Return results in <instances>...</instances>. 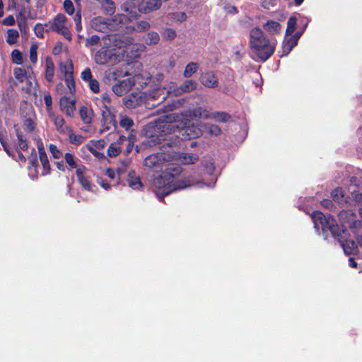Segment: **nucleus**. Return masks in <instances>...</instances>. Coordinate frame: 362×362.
<instances>
[{
    "instance_id": "nucleus-1",
    "label": "nucleus",
    "mask_w": 362,
    "mask_h": 362,
    "mask_svg": "<svg viewBox=\"0 0 362 362\" xmlns=\"http://www.w3.org/2000/svg\"><path fill=\"white\" fill-rule=\"evenodd\" d=\"M277 42L269 39L259 27H255L249 33V45L252 53L262 62L267 61L274 53Z\"/></svg>"
},
{
    "instance_id": "nucleus-2",
    "label": "nucleus",
    "mask_w": 362,
    "mask_h": 362,
    "mask_svg": "<svg viewBox=\"0 0 362 362\" xmlns=\"http://www.w3.org/2000/svg\"><path fill=\"white\" fill-rule=\"evenodd\" d=\"M134 38L127 35H117L115 37V62L120 60L124 54L129 59L139 58L146 47L143 44L134 43Z\"/></svg>"
},
{
    "instance_id": "nucleus-3",
    "label": "nucleus",
    "mask_w": 362,
    "mask_h": 362,
    "mask_svg": "<svg viewBox=\"0 0 362 362\" xmlns=\"http://www.w3.org/2000/svg\"><path fill=\"white\" fill-rule=\"evenodd\" d=\"M312 218L316 228L321 226L323 230H329L335 237H339L344 230L330 215H325L320 211H314Z\"/></svg>"
},
{
    "instance_id": "nucleus-4",
    "label": "nucleus",
    "mask_w": 362,
    "mask_h": 362,
    "mask_svg": "<svg viewBox=\"0 0 362 362\" xmlns=\"http://www.w3.org/2000/svg\"><path fill=\"white\" fill-rule=\"evenodd\" d=\"M179 120L178 115L169 114L165 115L163 122L150 127L151 129V136L162 137L163 136L175 132V129L178 128V126L175 123Z\"/></svg>"
},
{
    "instance_id": "nucleus-5",
    "label": "nucleus",
    "mask_w": 362,
    "mask_h": 362,
    "mask_svg": "<svg viewBox=\"0 0 362 362\" xmlns=\"http://www.w3.org/2000/svg\"><path fill=\"white\" fill-rule=\"evenodd\" d=\"M101 47L95 52L93 59L99 65H106L113 58V41L110 34H106L102 37Z\"/></svg>"
},
{
    "instance_id": "nucleus-6",
    "label": "nucleus",
    "mask_w": 362,
    "mask_h": 362,
    "mask_svg": "<svg viewBox=\"0 0 362 362\" xmlns=\"http://www.w3.org/2000/svg\"><path fill=\"white\" fill-rule=\"evenodd\" d=\"M101 114L100 120L103 129L100 132L108 130L111 125L113 124V112L112 111V98L107 93H103L101 95Z\"/></svg>"
},
{
    "instance_id": "nucleus-7",
    "label": "nucleus",
    "mask_w": 362,
    "mask_h": 362,
    "mask_svg": "<svg viewBox=\"0 0 362 362\" xmlns=\"http://www.w3.org/2000/svg\"><path fill=\"white\" fill-rule=\"evenodd\" d=\"M122 167H119L117 169L119 182L125 185L126 183L132 188L136 189L142 187V183L139 177L136 175L134 171H129L127 174L126 168L129 164V161L126 160Z\"/></svg>"
},
{
    "instance_id": "nucleus-8",
    "label": "nucleus",
    "mask_w": 362,
    "mask_h": 362,
    "mask_svg": "<svg viewBox=\"0 0 362 362\" xmlns=\"http://www.w3.org/2000/svg\"><path fill=\"white\" fill-rule=\"evenodd\" d=\"M90 25L95 31L109 34L108 33L112 30L113 27V18L97 16L90 21Z\"/></svg>"
},
{
    "instance_id": "nucleus-9",
    "label": "nucleus",
    "mask_w": 362,
    "mask_h": 362,
    "mask_svg": "<svg viewBox=\"0 0 362 362\" xmlns=\"http://www.w3.org/2000/svg\"><path fill=\"white\" fill-rule=\"evenodd\" d=\"M197 83L192 79L185 81L180 86L172 88L170 87L168 93L173 96H179L184 93H190L197 89Z\"/></svg>"
},
{
    "instance_id": "nucleus-10",
    "label": "nucleus",
    "mask_w": 362,
    "mask_h": 362,
    "mask_svg": "<svg viewBox=\"0 0 362 362\" xmlns=\"http://www.w3.org/2000/svg\"><path fill=\"white\" fill-rule=\"evenodd\" d=\"M86 166L80 165L76 170V175L83 189L86 191H92L94 185L91 183L89 177L86 176Z\"/></svg>"
},
{
    "instance_id": "nucleus-11",
    "label": "nucleus",
    "mask_w": 362,
    "mask_h": 362,
    "mask_svg": "<svg viewBox=\"0 0 362 362\" xmlns=\"http://www.w3.org/2000/svg\"><path fill=\"white\" fill-rule=\"evenodd\" d=\"M185 117L200 118L211 119V112L204 107H197L192 110H188L182 113Z\"/></svg>"
},
{
    "instance_id": "nucleus-12",
    "label": "nucleus",
    "mask_w": 362,
    "mask_h": 362,
    "mask_svg": "<svg viewBox=\"0 0 362 362\" xmlns=\"http://www.w3.org/2000/svg\"><path fill=\"white\" fill-rule=\"evenodd\" d=\"M59 106L62 111H65L66 114L69 117H72L76 110L75 100H70L66 96H63L60 98Z\"/></svg>"
},
{
    "instance_id": "nucleus-13",
    "label": "nucleus",
    "mask_w": 362,
    "mask_h": 362,
    "mask_svg": "<svg viewBox=\"0 0 362 362\" xmlns=\"http://www.w3.org/2000/svg\"><path fill=\"white\" fill-rule=\"evenodd\" d=\"M200 81L202 85L209 88H216L218 84L217 77L212 71L203 73L201 75Z\"/></svg>"
},
{
    "instance_id": "nucleus-14",
    "label": "nucleus",
    "mask_w": 362,
    "mask_h": 362,
    "mask_svg": "<svg viewBox=\"0 0 362 362\" xmlns=\"http://www.w3.org/2000/svg\"><path fill=\"white\" fill-rule=\"evenodd\" d=\"M134 85V81L130 78L120 81L115 85V94L122 95L128 92Z\"/></svg>"
},
{
    "instance_id": "nucleus-15",
    "label": "nucleus",
    "mask_w": 362,
    "mask_h": 362,
    "mask_svg": "<svg viewBox=\"0 0 362 362\" xmlns=\"http://www.w3.org/2000/svg\"><path fill=\"white\" fill-rule=\"evenodd\" d=\"M201 182L199 179L195 178L192 175H189L184 179L178 180L173 184L174 190L182 189L186 187L199 184Z\"/></svg>"
},
{
    "instance_id": "nucleus-16",
    "label": "nucleus",
    "mask_w": 362,
    "mask_h": 362,
    "mask_svg": "<svg viewBox=\"0 0 362 362\" xmlns=\"http://www.w3.org/2000/svg\"><path fill=\"white\" fill-rule=\"evenodd\" d=\"M16 139L13 141V147L16 151H27L28 148V144L27 139L23 135V132L19 129H15Z\"/></svg>"
},
{
    "instance_id": "nucleus-17",
    "label": "nucleus",
    "mask_w": 362,
    "mask_h": 362,
    "mask_svg": "<svg viewBox=\"0 0 362 362\" xmlns=\"http://www.w3.org/2000/svg\"><path fill=\"white\" fill-rule=\"evenodd\" d=\"M162 6V0H147L143 6H141L139 11L141 13L147 14L160 8Z\"/></svg>"
},
{
    "instance_id": "nucleus-18",
    "label": "nucleus",
    "mask_w": 362,
    "mask_h": 362,
    "mask_svg": "<svg viewBox=\"0 0 362 362\" xmlns=\"http://www.w3.org/2000/svg\"><path fill=\"white\" fill-rule=\"evenodd\" d=\"M67 18L63 13H58L53 19L49 29L55 33L59 32L66 25Z\"/></svg>"
},
{
    "instance_id": "nucleus-19",
    "label": "nucleus",
    "mask_w": 362,
    "mask_h": 362,
    "mask_svg": "<svg viewBox=\"0 0 362 362\" xmlns=\"http://www.w3.org/2000/svg\"><path fill=\"white\" fill-rule=\"evenodd\" d=\"M164 162V156L162 153H155L147 156L144 160V165L153 168L159 167Z\"/></svg>"
},
{
    "instance_id": "nucleus-20",
    "label": "nucleus",
    "mask_w": 362,
    "mask_h": 362,
    "mask_svg": "<svg viewBox=\"0 0 362 362\" xmlns=\"http://www.w3.org/2000/svg\"><path fill=\"white\" fill-rule=\"evenodd\" d=\"M265 32L269 35H275L280 33L281 30V24L275 21L269 20L262 25Z\"/></svg>"
},
{
    "instance_id": "nucleus-21",
    "label": "nucleus",
    "mask_w": 362,
    "mask_h": 362,
    "mask_svg": "<svg viewBox=\"0 0 362 362\" xmlns=\"http://www.w3.org/2000/svg\"><path fill=\"white\" fill-rule=\"evenodd\" d=\"M299 36L297 35H290L288 38H285L282 45V55H288L291 49L297 45Z\"/></svg>"
},
{
    "instance_id": "nucleus-22",
    "label": "nucleus",
    "mask_w": 362,
    "mask_h": 362,
    "mask_svg": "<svg viewBox=\"0 0 362 362\" xmlns=\"http://www.w3.org/2000/svg\"><path fill=\"white\" fill-rule=\"evenodd\" d=\"M54 76V64L50 57H47L45 62V78L49 83L53 81Z\"/></svg>"
},
{
    "instance_id": "nucleus-23",
    "label": "nucleus",
    "mask_w": 362,
    "mask_h": 362,
    "mask_svg": "<svg viewBox=\"0 0 362 362\" xmlns=\"http://www.w3.org/2000/svg\"><path fill=\"white\" fill-rule=\"evenodd\" d=\"M126 28L128 32L141 33L148 30L151 28V24L147 21L141 20L136 21L134 25L127 26Z\"/></svg>"
},
{
    "instance_id": "nucleus-24",
    "label": "nucleus",
    "mask_w": 362,
    "mask_h": 362,
    "mask_svg": "<svg viewBox=\"0 0 362 362\" xmlns=\"http://www.w3.org/2000/svg\"><path fill=\"white\" fill-rule=\"evenodd\" d=\"M122 100L127 107L134 108L140 103L141 98L137 93H131L123 98Z\"/></svg>"
},
{
    "instance_id": "nucleus-25",
    "label": "nucleus",
    "mask_w": 362,
    "mask_h": 362,
    "mask_svg": "<svg viewBox=\"0 0 362 362\" xmlns=\"http://www.w3.org/2000/svg\"><path fill=\"white\" fill-rule=\"evenodd\" d=\"M49 115L53 118L55 127L59 133L64 134L69 129L68 127L65 126V120L62 116H55L53 112Z\"/></svg>"
},
{
    "instance_id": "nucleus-26",
    "label": "nucleus",
    "mask_w": 362,
    "mask_h": 362,
    "mask_svg": "<svg viewBox=\"0 0 362 362\" xmlns=\"http://www.w3.org/2000/svg\"><path fill=\"white\" fill-rule=\"evenodd\" d=\"M230 119V115L223 111L211 112V119L217 122L226 123Z\"/></svg>"
},
{
    "instance_id": "nucleus-27",
    "label": "nucleus",
    "mask_w": 362,
    "mask_h": 362,
    "mask_svg": "<svg viewBox=\"0 0 362 362\" xmlns=\"http://www.w3.org/2000/svg\"><path fill=\"white\" fill-rule=\"evenodd\" d=\"M341 245L344 249V251L347 255L354 253L357 250V246L354 240H346L341 242Z\"/></svg>"
},
{
    "instance_id": "nucleus-28",
    "label": "nucleus",
    "mask_w": 362,
    "mask_h": 362,
    "mask_svg": "<svg viewBox=\"0 0 362 362\" xmlns=\"http://www.w3.org/2000/svg\"><path fill=\"white\" fill-rule=\"evenodd\" d=\"M40 161L42 166L43 170L42 172V175H47L50 173L51 168L49 165V162L47 158V156L45 152H40V155H39Z\"/></svg>"
},
{
    "instance_id": "nucleus-29",
    "label": "nucleus",
    "mask_w": 362,
    "mask_h": 362,
    "mask_svg": "<svg viewBox=\"0 0 362 362\" xmlns=\"http://www.w3.org/2000/svg\"><path fill=\"white\" fill-rule=\"evenodd\" d=\"M59 69L61 73L64 74V77L68 75H74V66L72 61L69 59L65 63H61L59 64Z\"/></svg>"
},
{
    "instance_id": "nucleus-30",
    "label": "nucleus",
    "mask_w": 362,
    "mask_h": 362,
    "mask_svg": "<svg viewBox=\"0 0 362 362\" xmlns=\"http://www.w3.org/2000/svg\"><path fill=\"white\" fill-rule=\"evenodd\" d=\"M98 1L103 13L112 16L113 14V1L112 0H96Z\"/></svg>"
},
{
    "instance_id": "nucleus-31",
    "label": "nucleus",
    "mask_w": 362,
    "mask_h": 362,
    "mask_svg": "<svg viewBox=\"0 0 362 362\" xmlns=\"http://www.w3.org/2000/svg\"><path fill=\"white\" fill-rule=\"evenodd\" d=\"M202 127L207 131V132L211 135L218 136L222 134L221 129L216 124H204Z\"/></svg>"
},
{
    "instance_id": "nucleus-32",
    "label": "nucleus",
    "mask_w": 362,
    "mask_h": 362,
    "mask_svg": "<svg viewBox=\"0 0 362 362\" xmlns=\"http://www.w3.org/2000/svg\"><path fill=\"white\" fill-rule=\"evenodd\" d=\"M198 64L195 62H190L186 66L183 72V76L185 78H189L198 70Z\"/></svg>"
},
{
    "instance_id": "nucleus-33",
    "label": "nucleus",
    "mask_w": 362,
    "mask_h": 362,
    "mask_svg": "<svg viewBox=\"0 0 362 362\" xmlns=\"http://www.w3.org/2000/svg\"><path fill=\"white\" fill-rule=\"evenodd\" d=\"M145 40L148 45H157L160 41V36L158 33L150 31L147 33Z\"/></svg>"
},
{
    "instance_id": "nucleus-34",
    "label": "nucleus",
    "mask_w": 362,
    "mask_h": 362,
    "mask_svg": "<svg viewBox=\"0 0 362 362\" xmlns=\"http://www.w3.org/2000/svg\"><path fill=\"white\" fill-rule=\"evenodd\" d=\"M119 126L126 130L129 129L134 124L133 120L127 115H119Z\"/></svg>"
},
{
    "instance_id": "nucleus-35",
    "label": "nucleus",
    "mask_w": 362,
    "mask_h": 362,
    "mask_svg": "<svg viewBox=\"0 0 362 362\" xmlns=\"http://www.w3.org/2000/svg\"><path fill=\"white\" fill-rule=\"evenodd\" d=\"M80 117L85 124H90L92 118L89 114V110L86 106L81 107L79 110Z\"/></svg>"
},
{
    "instance_id": "nucleus-36",
    "label": "nucleus",
    "mask_w": 362,
    "mask_h": 362,
    "mask_svg": "<svg viewBox=\"0 0 362 362\" xmlns=\"http://www.w3.org/2000/svg\"><path fill=\"white\" fill-rule=\"evenodd\" d=\"M19 37V33L16 30L8 29L7 31L6 42L9 45L15 44Z\"/></svg>"
},
{
    "instance_id": "nucleus-37",
    "label": "nucleus",
    "mask_w": 362,
    "mask_h": 362,
    "mask_svg": "<svg viewBox=\"0 0 362 362\" xmlns=\"http://www.w3.org/2000/svg\"><path fill=\"white\" fill-rule=\"evenodd\" d=\"M170 19L177 22H184L187 20V14L185 12H173L168 16Z\"/></svg>"
},
{
    "instance_id": "nucleus-38",
    "label": "nucleus",
    "mask_w": 362,
    "mask_h": 362,
    "mask_svg": "<svg viewBox=\"0 0 362 362\" xmlns=\"http://www.w3.org/2000/svg\"><path fill=\"white\" fill-rule=\"evenodd\" d=\"M331 196L334 202H340L344 197V192L341 187H337L331 192Z\"/></svg>"
},
{
    "instance_id": "nucleus-39",
    "label": "nucleus",
    "mask_w": 362,
    "mask_h": 362,
    "mask_svg": "<svg viewBox=\"0 0 362 362\" xmlns=\"http://www.w3.org/2000/svg\"><path fill=\"white\" fill-rule=\"evenodd\" d=\"M64 160L68 164L69 169H77L78 168L76 161V158L72 153H66L64 155Z\"/></svg>"
},
{
    "instance_id": "nucleus-40",
    "label": "nucleus",
    "mask_w": 362,
    "mask_h": 362,
    "mask_svg": "<svg viewBox=\"0 0 362 362\" xmlns=\"http://www.w3.org/2000/svg\"><path fill=\"white\" fill-rule=\"evenodd\" d=\"M297 20L295 17H290L287 22V29L286 31V36L292 35L293 33L296 29Z\"/></svg>"
},
{
    "instance_id": "nucleus-41",
    "label": "nucleus",
    "mask_w": 362,
    "mask_h": 362,
    "mask_svg": "<svg viewBox=\"0 0 362 362\" xmlns=\"http://www.w3.org/2000/svg\"><path fill=\"white\" fill-rule=\"evenodd\" d=\"M13 75L20 83H23L26 79V72L23 68H15L13 69Z\"/></svg>"
},
{
    "instance_id": "nucleus-42",
    "label": "nucleus",
    "mask_w": 362,
    "mask_h": 362,
    "mask_svg": "<svg viewBox=\"0 0 362 362\" xmlns=\"http://www.w3.org/2000/svg\"><path fill=\"white\" fill-rule=\"evenodd\" d=\"M12 62L16 64H22L23 62V54L18 49H13L11 52Z\"/></svg>"
},
{
    "instance_id": "nucleus-43",
    "label": "nucleus",
    "mask_w": 362,
    "mask_h": 362,
    "mask_svg": "<svg viewBox=\"0 0 362 362\" xmlns=\"http://www.w3.org/2000/svg\"><path fill=\"white\" fill-rule=\"evenodd\" d=\"M162 36L163 39L171 41L176 37L177 34L175 30L173 28H167L163 30Z\"/></svg>"
},
{
    "instance_id": "nucleus-44",
    "label": "nucleus",
    "mask_w": 362,
    "mask_h": 362,
    "mask_svg": "<svg viewBox=\"0 0 362 362\" xmlns=\"http://www.w3.org/2000/svg\"><path fill=\"white\" fill-rule=\"evenodd\" d=\"M100 37L98 35H93L90 37H86L85 40V46L90 47L96 45L99 43Z\"/></svg>"
},
{
    "instance_id": "nucleus-45",
    "label": "nucleus",
    "mask_w": 362,
    "mask_h": 362,
    "mask_svg": "<svg viewBox=\"0 0 362 362\" xmlns=\"http://www.w3.org/2000/svg\"><path fill=\"white\" fill-rule=\"evenodd\" d=\"M65 83L67 88L69 90V93L73 94L75 93V81L74 78V75H68L64 77Z\"/></svg>"
},
{
    "instance_id": "nucleus-46",
    "label": "nucleus",
    "mask_w": 362,
    "mask_h": 362,
    "mask_svg": "<svg viewBox=\"0 0 362 362\" xmlns=\"http://www.w3.org/2000/svg\"><path fill=\"white\" fill-rule=\"evenodd\" d=\"M68 131L69 132V137L71 143L74 144H80L83 142V137L82 136L75 134L70 128Z\"/></svg>"
},
{
    "instance_id": "nucleus-47",
    "label": "nucleus",
    "mask_w": 362,
    "mask_h": 362,
    "mask_svg": "<svg viewBox=\"0 0 362 362\" xmlns=\"http://www.w3.org/2000/svg\"><path fill=\"white\" fill-rule=\"evenodd\" d=\"M49 150L54 158L58 159L62 156V152L53 144L49 145Z\"/></svg>"
},
{
    "instance_id": "nucleus-48",
    "label": "nucleus",
    "mask_w": 362,
    "mask_h": 362,
    "mask_svg": "<svg viewBox=\"0 0 362 362\" xmlns=\"http://www.w3.org/2000/svg\"><path fill=\"white\" fill-rule=\"evenodd\" d=\"M37 45L33 44L30 47V60L33 64H35L37 61Z\"/></svg>"
},
{
    "instance_id": "nucleus-49",
    "label": "nucleus",
    "mask_w": 362,
    "mask_h": 362,
    "mask_svg": "<svg viewBox=\"0 0 362 362\" xmlns=\"http://www.w3.org/2000/svg\"><path fill=\"white\" fill-rule=\"evenodd\" d=\"M44 101L46 106V110L49 114H51L52 112V98L49 93H47L44 95Z\"/></svg>"
},
{
    "instance_id": "nucleus-50",
    "label": "nucleus",
    "mask_w": 362,
    "mask_h": 362,
    "mask_svg": "<svg viewBox=\"0 0 362 362\" xmlns=\"http://www.w3.org/2000/svg\"><path fill=\"white\" fill-rule=\"evenodd\" d=\"M24 130L28 132H33L35 128V124L33 120L30 118H27L25 119L23 123Z\"/></svg>"
},
{
    "instance_id": "nucleus-51",
    "label": "nucleus",
    "mask_w": 362,
    "mask_h": 362,
    "mask_svg": "<svg viewBox=\"0 0 362 362\" xmlns=\"http://www.w3.org/2000/svg\"><path fill=\"white\" fill-rule=\"evenodd\" d=\"M64 8L65 12L69 15L74 14L75 11V8L73 4V2L71 0H64Z\"/></svg>"
},
{
    "instance_id": "nucleus-52",
    "label": "nucleus",
    "mask_w": 362,
    "mask_h": 362,
    "mask_svg": "<svg viewBox=\"0 0 362 362\" xmlns=\"http://www.w3.org/2000/svg\"><path fill=\"white\" fill-rule=\"evenodd\" d=\"M81 78L83 81L86 82H88L90 80L93 79V75L91 70L89 67L86 68L81 74Z\"/></svg>"
},
{
    "instance_id": "nucleus-53",
    "label": "nucleus",
    "mask_w": 362,
    "mask_h": 362,
    "mask_svg": "<svg viewBox=\"0 0 362 362\" xmlns=\"http://www.w3.org/2000/svg\"><path fill=\"white\" fill-rule=\"evenodd\" d=\"M88 87L94 93H98L100 91L99 83L95 78H93L88 81Z\"/></svg>"
},
{
    "instance_id": "nucleus-54",
    "label": "nucleus",
    "mask_w": 362,
    "mask_h": 362,
    "mask_svg": "<svg viewBox=\"0 0 362 362\" xmlns=\"http://www.w3.org/2000/svg\"><path fill=\"white\" fill-rule=\"evenodd\" d=\"M34 32L36 36L39 38L44 37L45 29L41 23H37L34 27Z\"/></svg>"
},
{
    "instance_id": "nucleus-55",
    "label": "nucleus",
    "mask_w": 362,
    "mask_h": 362,
    "mask_svg": "<svg viewBox=\"0 0 362 362\" xmlns=\"http://www.w3.org/2000/svg\"><path fill=\"white\" fill-rule=\"evenodd\" d=\"M23 69L26 72V80H27V82L30 84L31 83L30 80L33 78H35V73L33 71V69L32 66H30V65L25 66V68H23Z\"/></svg>"
},
{
    "instance_id": "nucleus-56",
    "label": "nucleus",
    "mask_w": 362,
    "mask_h": 362,
    "mask_svg": "<svg viewBox=\"0 0 362 362\" xmlns=\"http://www.w3.org/2000/svg\"><path fill=\"white\" fill-rule=\"evenodd\" d=\"M351 197L355 203L358 205L362 206V193L358 191L351 192Z\"/></svg>"
},
{
    "instance_id": "nucleus-57",
    "label": "nucleus",
    "mask_w": 362,
    "mask_h": 362,
    "mask_svg": "<svg viewBox=\"0 0 362 362\" xmlns=\"http://www.w3.org/2000/svg\"><path fill=\"white\" fill-rule=\"evenodd\" d=\"M57 33L61 34L64 36L65 39H66L69 41H71L72 39V35L69 30V29L66 26L62 30H59Z\"/></svg>"
},
{
    "instance_id": "nucleus-58",
    "label": "nucleus",
    "mask_w": 362,
    "mask_h": 362,
    "mask_svg": "<svg viewBox=\"0 0 362 362\" xmlns=\"http://www.w3.org/2000/svg\"><path fill=\"white\" fill-rule=\"evenodd\" d=\"M38 166L37 155L33 154L28 158V168H36Z\"/></svg>"
},
{
    "instance_id": "nucleus-59",
    "label": "nucleus",
    "mask_w": 362,
    "mask_h": 362,
    "mask_svg": "<svg viewBox=\"0 0 362 362\" xmlns=\"http://www.w3.org/2000/svg\"><path fill=\"white\" fill-rule=\"evenodd\" d=\"M276 1L277 0H261V6L266 9H269L275 5Z\"/></svg>"
},
{
    "instance_id": "nucleus-60",
    "label": "nucleus",
    "mask_w": 362,
    "mask_h": 362,
    "mask_svg": "<svg viewBox=\"0 0 362 362\" xmlns=\"http://www.w3.org/2000/svg\"><path fill=\"white\" fill-rule=\"evenodd\" d=\"M17 23H18V26L19 29L21 30V31L25 32V30L27 28L26 18H22V19H18V21H17Z\"/></svg>"
},
{
    "instance_id": "nucleus-61",
    "label": "nucleus",
    "mask_w": 362,
    "mask_h": 362,
    "mask_svg": "<svg viewBox=\"0 0 362 362\" xmlns=\"http://www.w3.org/2000/svg\"><path fill=\"white\" fill-rule=\"evenodd\" d=\"M2 23L5 25H13L15 24L14 17L12 15H9L3 20Z\"/></svg>"
},
{
    "instance_id": "nucleus-62",
    "label": "nucleus",
    "mask_w": 362,
    "mask_h": 362,
    "mask_svg": "<svg viewBox=\"0 0 362 362\" xmlns=\"http://www.w3.org/2000/svg\"><path fill=\"white\" fill-rule=\"evenodd\" d=\"M197 160L198 157L193 155H189L184 157V163L185 164L194 163Z\"/></svg>"
},
{
    "instance_id": "nucleus-63",
    "label": "nucleus",
    "mask_w": 362,
    "mask_h": 362,
    "mask_svg": "<svg viewBox=\"0 0 362 362\" xmlns=\"http://www.w3.org/2000/svg\"><path fill=\"white\" fill-rule=\"evenodd\" d=\"M89 151L91 152V153L94 156H95L96 158H98L100 160L105 158V155L103 153H100V152L98 151L93 147H90L89 148Z\"/></svg>"
},
{
    "instance_id": "nucleus-64",
    "label": "nucleus",
    "mask_w": 362,
    "mask_h": 362,
    "mask_svg": "<svg viewBox=\"0 0 362 362\" xmlns=\"http://www.w3.org/2000/svg\"><path fill=\"white\" fill-rule=\"evenodd\" d=\"M321 205L327 209H332L334 207V204L331 200L325 199L321 202Z\"/></svg>"
}]
</instances>
